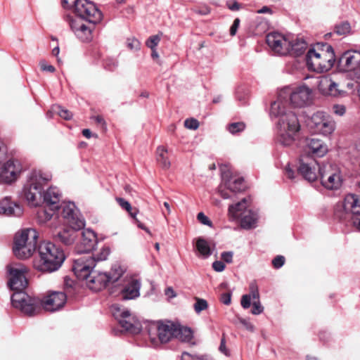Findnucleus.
Wrapping results in <instances>:
<instances>
[{
    "instance_id": "f257e3e1",
    "label": "nucleus",
    "mask_w": 360,
    "mask_h": 360,
    "mask_svg": "<svg viewBox=\"0 0 360 360\" xmlns=\"http://www.w3.org/2000/svg\"><path fill=\"white\" fill-rule=\"evenodd\" d=\"M71 10L79 19L67 13L63 15L64 20L79 39L82 41H89L92 39V32L95 25L103 18L101 11L89 0H77Z\"/></svg>"
},
{
    "instance_id": "f03ea898",
    "label": "nucleus",
    "mask_w": 360,
    "mask_h": 360,
    "mask_svg": "<svg viewBox=\"0 0 360 360\" xmlns=\"http://www.w3.org/2000/svg\"><path fill=\"white\" fill-rule=\"evenodd\" d=\"M271 115L279 117L278 142L284 146H291L300 130V124L295 112L286 110L283 103L278 101L271 105Z\"/></svg>"
},
{
    "instance_id": "7ed1b4c3",
    "label": "nucleus",
    "mask_w": 360,
    "mask_h": 360,
    "mask_svg": "<svg viewBox=\"0 0 360 360\" xmlns=\"http://www.w3.org/2000/svg\"><path fill=\"white\" fill-rule=\"evenodd\" d=\"M94 261L90 257H81L75 261L72 270L80 280L86 281L88 288L94 291H100L110 282L107 272L94 270Z\"/></svg>"
},
{
    "instance_id": "20e7f679",
    "label": "nucleus",
    "mask_w": 360,
    "mask_h": 360,
    "mask_svg": "<svg viewBox=\"0 0 360 360\" xmlns=\"http://www.w3.org/2000/svg\"><path fill=\"white\" fill-rule=\"evenodd\" d=\"M335 60L333 49L326 43H317L309 49L306 56L309 70L316 72L328 71L333 66Z\"/></svg>"
},
{
    "instance_id": "39448f33",
    "label": "nucleus",
    "mask_w": 360,
    "mask_h": 360,
    "mask_svg": "<svg viewBox=\"0 0 360 360\" xmlns=\"http://www.w3.org/2000/svg\"><path fill=\"white\" fill-rule=\"evenodd\" d=\"M38 253L39 259L34 262V266L41 271L49 273L56 271L65 260L63 251L49 241H43L39 244Z\"/></svg>"
},
{
    "instance_id": "423d86ee",
    "label": "nucleus",
    "mask_w": 360,
    "mask_h": 360,
    "mask_svg": "<svg viewBox=\"0 0 360 360\" xmlns=\"http://www.w3.org/2000/svg\"><path fill=\"white\" fill-rule=\"evenodd\" d=\"M52 174L47 171L35 169L32 172L23 189L24 196L32 206H38L42 202L44 187L51 181Z\"/></svg>"
},
{
    "instance_id": "0eeeda50",
    "label": "nucleus",
    "mask_w": 360,
    "mask_h": 360,
    "mask_svg": "<svg viewBox=\"0 0 360 360\" xmlns=\"http://www.w3.org/2000/svg\"><path fill=\"white\" fill-rule=\"evenodd\" d=\"M39 233L32 227L22 229L15 233L13 252L20 259H28L36 250Z\"/></svg>"
},
{
    "instance_id": "6e6552de",
    "label": "nucleus",
    "mask_w": 360,
    "mask_h": 360,
    "mask_svg": "<svg viewBox=\"0 0 360 360\" xmlns=\"http://www.w3.org/2000/svg\"><path fill=\"white\" fill-rule=\"evenodd\" d=\"M8 285L12 290H24L27 285V274L29 269L20 262H13L6 266Z\"/></svg>"
},
{
    "instance_id": "1a4fd4ad",
    "label": "nucleus",
    "mask_w": 360,
    "mask_h": 360,
    "mask_svg": "<svg viewBox=\"0 0 360 360\" xmlns=\"http://www.w3.org/2000/svg\"><path fill=\"white\" fill-rule=\"evenodd\" d=\"M13 291L11 296L13 307L29 316H34L40 311V300L39 299L29 296L23 290Z\"/></svg>"
},
{
    "instance_id": "9d476101",
    "label": "nucleus",
    "mask_w": 360,
    "mask_h": 360,
    "mask_svg": "<svg viewBox=\"0 0 360 360\" xmlns=\"http://www.w3.org/2000/svg\"><path fill=\"white\" fill-rule=\"evenodd\" d=\"M221 179L222 181L219 186V193L224 199L231 198L227 191L236 193L243 192L246 189L243 178L236 177L229 171L222 172Z\"/></svg>"
},
{
    "instance_id": "9b49d317",
    "label": "nucleus",
    "mask_w": 360,
    "mask_h": 360,
    "mask_svg": "<svg viewBox=\"0 0 360 360\" xmlns=\"http://www.w3.org/2000/svg\"><path fill=\"white\" fill-rule=\"evenodd\" d=\"M309 125L314 133L324 136L331 134L335 129V122L333 119L326 113L320 111L311 116Z\"/></svg>"
},
{
    "instance_id": "f8f14e48",
    "label": "nucleus",
    "mask_w": 360,
    "mask_h": 360,
    "mask_svg": "<svg viewBox=\"0 0 360 360\" xmlns=\"http://www.w3.org/2000/svg\"><path fill=\"white\" fill-rule=\"evenodd\" d=\"M114 317L118 320L121 327L131 333H139L141 330L140 323L131 316L127 309H122L118 305L114 304L111 307Z\"/></svg>"
},
{
    "instance_id": "ddd939ff",
    "label": "nucleus",
    "mask_w": 360,
    "mask_h": 360,
    "mask_svg": "<svg viewBox=\"0 0 360 360\" xmlns=\"http://www.w3.org/2000/svg\"><path fill=\"white\" fill-rule=\"evenodd\" d=\"M322 185L330 190H336L341 186L342 179L339 169L331 165L319 167Z\"/></svg>"
},
{
    "instance_id": "4468645a",
    "label": "nucleus",
    "mask_w": 360,
    "mask_h": 360,
    "mask_svg": "<svg viewBox=\"0 0 360 360\" xmlns=\"http://www.w3.org/2000/svg\"><path fill=\"white\" fill-rule=\"evenodd\" d=\"M77 226H54L52 231L53 239L65 245H72L79 238Z\"/></svg>"
},
{
    "instance_id": "2eb2a0df",
    "label": "nucleus",
    "mask_w": 360,
    "mask_h": 360,
    "mask_svg": "<svg viewBox=\"0 0 360 360\" xmlns=\"http://www.w3.org/2000/svg\"><path fill=\"white\" fill-rule=\"evenodd\" d=\"M22 172V165L18 160H9L0 167V182L11 184Z\"/></svg>"
},
{
    "instance_id": "dca6fc26",
    "label": "nucleus",
    "mask_w": 360,
    "mask_h": 360,
    "mask_svg": "<svg viewBox=\"0 0 360 360\" xmlns=\"http://www.w3.org/2000/svg\"><path fill=\"white\" fill-rule=\"evenodd\" d=\"M79 236L77 240L80 252H89L94 250L97 242L96 233L89 227L77 226Z\"/></svg>"
},
{
    "instance_id": "f3484780",
    "label": "nucleus",
    "mask_w": 360,
    "mask_h": 360,
    "mask_svg": "<svg viewBox=\"0 0 360 360\" xmlns=\"http://www.w3.org/2000/svg\"><path fill=\"white\" fill-rule=\"evenodd\" d=\"M266 41L268 46L280 55H287L289 53V41L286 37L278 32L269 33L266 35Z\"/></svg>"
},
{
    "instance_id": "a211bd4d",
    "label": "nucleus",
    "mask_w": 360,
    "mask_h": 360,
    "mask_svg": "<svg viewBox=\"0 0 360 360\" xmlns=\"http://www.w3.org/2000/svg\"><path fill=\"white\" fill-rule=\"evenodd\" d=\"M67 296L62 292H52L40 301V307L49 311H55L61 309L65 304Z\"/></svg>"
},
{
    "instance_id": "6ab92c4d",
    "label": "nucleus",
    "mask_w": 360,
    "mask_h": 360,
    "mask_svg": "<svg viewBox=\"0 0 360 360\" xmlns=\"http://www.w3.org/2000/svg\"><path fill=\"white\" fill-rule=\"evenodd\" d=\"M152 329L157 331L158 338L162 343L167 342L172 338L175 337L176 324L171 321H158L154 323L150 327V333Z\"/></svg>"
},
{
    "instance_id": "aec40b11",
    "label": "nucleus",
    "mask_w": 360,
    "mask_h": 360,
    "mask_svg": "<svg viewBox=\"0 0 360 360\" xmlns=\"http://www.w3.org/2000/svg\"><path fill=\"white\" fill-rule=\"evenodd\" d=\"M334 218L339 223L347 224L351 221L349 225H360V214L354 215L344 202L338 203L335 206Z\"/></svg>"
},
{
    "instance_id": "412c9836",
    "label": "nucleus",
    "mask_w": 360,
    "mask_h": 360,
    "mask_svg": "<svg viewBox=\"0 0 360 360\" xmlns=\"http://www.w3.org/2000/svg\"><path fill=\"white\" fill-rule=\"evenodd\" d=\"M328 151V146L321 139H307L304 153L313 157L321 158Z\"/></svg>"
},
{
    "instance_id": "4be33fe9",
    "label": "nucleus",
    "mask_w": 360,
    "mask_h": 360,
    "mask_svg": "<svg viewBox=\"0 0 360 360\" xmlns=\"http://www.w3.org/2000/svg\"><path fill=\"white\" fill-rule=\"evenodd\" d=\"M316 165L314 158H309L305 161L304 155H301L298 172L308 181H314L317 179Z\"/></svg>"
},
{
    "instance_id": "5701e85b",
    "label": "nucleus",
    "mask_w": 360,
    "mask_h": 360,
    "mask_svg": "<svg viewBox=\"0 0 360 360\" xmlns=\"http://www.w3.org/2000/svg\"><path fill=\"white\" fill-rule=\"evenodd\" d=\"M62 216L68 223L73 225H85L84 219L72 202L65 204L63 206Z\"/></svg>"
},
{
    "instance_id": "b1692460",
    "label": "nucleus",
    "mask_w": 360,
    "mask_h": 360,
    "mask_svg": "<svg viewBox=\"0 0 360 360\" xmlns=\"http://www.w3.org/2000/svg\"><path fill=\"white\" fill-rule=\"evenodd\" d=\"M311 91L306 86H301L295 89L290 94V103L296 108H300L307 104L310 98Z\"/></svg>"
},
{
    "instance_id": "393cba45",
    "label": "nucleus",
    "mask_w": 360,
    "mask_h": 360,
    "mask_svg": "<svg viewBox=\"0 0 360 360\" xmlns=\"http://www.w3.org/2000/svg\"><path fill=\"white\" fill-rule=\"evenodd\" d=\"M340 63L345 71H352L360 67V52L348 51L340 58Z\"/></svg>"
},
{
    "instance_id": "a878e982",
    "label": "nucleus",
    "mask_w": 360,
    "mask_h": 360,
    "mask_svg": "<svg viewBox=\"0 0 360 360\" xmlns=\"http://www.w3.org/2000/svg\"><path fill=\"white\" fill-rule=\"evenodd\" d=\"M22 207L6 197L0 201V214L7 217H20L22 214Z\"/></svg>"
},
{
    "instance_id": "bb28decb",
    "label": "nucleus",
    "mask_w": 360,
    "mask_h": 360,
    "mask_svg": "<svg viewBox=\"0 0 360 360\" xmlns=\"http://www.w3.org/2000/svg\"><path fill=\"white\" fill-rule=\"evenodd\" d=\"M318 88L323 94L335 97L340 96L342 92L338 84L328 77L321 79Z\"/></svg>"
},
{
    "instance_id": "cd10ccee",
    "label": "nucleus",
    "mask_w": 360,
    "mask_h": 360,
    "mask_svg": "<svg viewBox=\"0 0 360 360\" xmlns=\"http://www.w3.org/2000/svg\"><path fill=\"white\" fill-rule=\"evenodd\" d=\"M61 198V193L58 188L50 186L46 192L42 193V200L47 207L59 208V202Z\"/></svg>"
},
{
    "instance_id": "c85d7f7f",
    "label": "nucleus",
    "mask_w": 360,
    "mask_h": 360,
    "mask_svg": "<svg viewBox=\"0 0 360 360\" xmlns=\"http://www.w3.org/2000/svg\"><path fill=\"white\" fill-rule=\"evenodd\" d=\"M141 283L137 279H132L121 292L122 300H132L140 295Z\"/></svg>"
},
{
    "instance_id": "c756f323",
    "label": "nucleus",
    "mask_w": 360,
    "mask_h": 360,
    "mask_svg": "<svg viewBox=\"0 0 360 360\" xmlns=\"http://www.w3.org/2000/svg\"><path fill=\"white\" fill-rule=\"evenodd\" d=\"M289 46L288 54L297 57L305 51L307 44L303 39L296 38L289 41Z\"/></svg>"
},
{
    "instance_id": "7c9ffc66",
    "label": "nucleus",
    "mask_w": 360,
    "mask_h": 360,
    "mask_svg": "<svg viewBox=\"0 0 360 360\" xmlns=\"http://www.w3.org/2000/svg\"><path fill=\"white\" fill-rule=\"evenodd\" d=\"M248 200L246 198H243L241 201L237 202L236 205H230L229 207V213L231 217L238 219L245 212V210H248Z\"/></svg>"
},
{
    "instance_id": "2f4dec72",
    "label": "nucleus",
    "mask_w": 360,
    "mask_h": 360,
    "mask_svg": "<svg viewBox=\"0 0 360 360\" xmlns=\"http://www.w3.org/2000/svg\"><path fill=\"white\" fill-rule=\"evenodd\" d=\"M343 202L354 215L360 214V199L356 195H347Z\"/></svg>"
},
{
    "instance_id": "473e14b6",
    "label": "nucleus",
    "mask_w": 360,
    "mask_h": 360,
    "mask_svg": "<svg viewBox=\"0 0 360 360\" xmlns=\"http://www.w3.org/2000/svg\"><path fill=\"white\" fill-rule=\"evenodd\" d=\"M195 249L199 256L207 258L212 254V249L207 240L202 238L196 240Z\"/></svg>"
},
{
    "instance_id": "72a5a7b5",
    "label": "nucleus",
    "mask_w": 360,
    "mask_h": 360,
    "mask_svg": "<svg viewBox=\"0 0 360 360\" xmlns=\"http://www.w3.org/2000/svg\"><path fill=\"white\" fill-rule=\"evenodd\" d=\"M174 338L182 342H190L193 339V331L190 328L176 324Z\"/></svg>"
},
{
    "instance_id": "f704fd0d",
    "label": "nucleus",
    "mask_w": 360,
    "mask_h": 360,
    "mask_svg": "<svg viewBox=\"0 0 360 360\" xmlns=\"http://www.w3.org/2000/svg\"><path fill=\"white\" fill-rule=\"evenodd\" d=\"M116 201L122 209L125 210L129 214V215L133 219H134L137 225H143L142 222L138 218H136L138 210L136 207H132L128 201L122 198H117Z\"/></svg>"
},
{
    "instance_id": "c9c22d12",
    "label": "nucleus",
    "mask_w": 360,
    "mask_h": 360,
    "mask_svg": "<svg viewBox=\"0 0 360 360\" xmlns=\"http://www.w3.org/2000/svg\"><path fill=\"white\" fill-rule=\"evenodd\" d=\"M157 162L163 169H168L170 167V162L167 155V150L164 146H158L156 150Z\"/></svg>"
},
{
    "instance_id": "e433bc0d",
    "label": "nucleus",
    "mask_w": 360,
    "mask_h": 360,
    "mask_svg": "<svg viewBox=\"0 0 360 360\" xmlns=\"http://www.w3.org/2000/svg\"><path fill=\"white\" fill-rule=\"evenodd\" d=\"M58 208H53V207H48L47 208H41L37 211V218L40 223H46L49 221L53 216L55 212Z\"/></svg>"
},
{
    "instance_id": "4c0bfd02",
    "label": "nucleus",
    "mask_w": 360,
    "mask_h": 360,
    "mask_svg": "<svg viewBox=\"0 0 360 360\" xmlns=\"http://www.w3.org/2000/svg\"><path fill=\"white\" fill-rule=\"evenodd\" d=\"M257 215L256 213L252 212V210H245L243 215H242L239 219L240 221V225H254L257 222Z\"/></svg>"
},
{
    "instance_id": "58836bf2",
    "label": "nucleus",
    "mask_w": 360,
    "mask_h": 360,
    "mask_svg": "<svg viewBox=\"0 0 360 360\" xmlns=\"http://www.w3.org/2000/svg\"><path fill=\"white\" fill-rule=\"evenodd\" d=\"M110 253V249L108 246H103L98 252L94 254L91 257V260L96 262H101L107 259ZM91 257V256H89Z\"/></svg>"
},
{
    "instance_id": "ea45409f",
    "label": "nucleus",
    "mask_w": 360,
    "mask_h": 360,
    "mask_svg": "<svg viewBox=\"0 0 360 360\" xmlns=\"http://www.w3.org/2000/svg\"><path fill=\"white\" fill-rule=\"evenodd\" d=\"M124 270L120 264H114L108 274L110 282L117 281L124 274Z\"/></svg>"
},
{
    "instance_id": "a19ab883",
    "label": "nucleus",
    "mask_w": 360,
    "mask_h": 360,
    "mask_svg": "<svg viewBox=\"0 0 360 360\" xmlns=\"http://www.w3.org/2000/svg\"><path fill=\"white\" fill-rule=\"evenodd\" d=\"M351 30L348 22H342L335 25L334 31L338 35H346L349 33Z\"/></svg>"
},
{
    "instance_id": "79ce46f5",
    "label": "nucleus",
    "mask_w": 360,
    "mask_h": 360,
    "mask_svg": "<svg viewBox=\"0 0 360 360\" xmlns=\"http://www.w3.org/2000/svg\"><path fill=\"white\" fill-rule=\"evenodd\" d=\"M195 302L193 305V308L197 314H200L202 311L207 309L208 303L205 299L195 297Z\"/></svg>"
},
{
    "instance_id": "37998d69",
    "label": "nucleus",
    "mask_w": 360,
    "mask_h": 360,
    "mask_svg": "<svg viewBox=\"0 0 360 360\" xmlns=\"http://www.w3.org/2000/svg\"><path fill=\"white\" fill-rule=\"evenodd\" d=\"M245 127V125L243 122H234L229 125L228 129L231 134H234L243 131Z\"/></svg>"
},
{
    "instance_id": "c03bdc74",
    "label": "nucleus",
    "mask_w": 360,
    "mask_h": 360,
    "mask_svg": "<svg viewBox=\"0 0 360 360\" xmlns=\"http://www.w3.org/2000/svg\"><path fill=\"white\" fill-rule=\"evenodd\" d=\"M91 119L101 127V130L105 132L107 130V124L104 118L101 115L91 116Z\"/></svg>"
},
{
    "instance_id": "a18cd8bd",
    "label": "nucleus",
    "mask_w": 360,
    "mask_h": 360,
    "mask_svg": "<svg viewBox=\"0 0 360 360\" xmlns=\"http://www.w3.org/2000/svg\"><path fill=\"white\" fill-rule=\"evenodd\" d=\"M181 360H211L207 356H193L187 352H184L181 355Z\"/></svg>"
},
{
    "instance_id": "49530a36",
    "label": "nucleus",
    "mask_w": 360,
    "mask_h": 360,
    "mask_svg": "<svg viewBox=\"0 0 360 360\" xmlns=\"http://www.w3.org/2000/svg\"><path fill=\"white\" fill-rule=\"evenodd\" d=\"M160 41V37L158 34L150 36L146 41V46L150 49H155Z\"/></svg>"
},
{
    "instance_id": "de8ad7c7",
    "label": "nucleus",
    "mask_w": 360,
    "mask_h": 360,
    "mask_svg": "<svg viewBox=\"0 0 360 360\" xmlns=\"http://www.w3.org/2000/svg\"><path fill=\"white\" fill-rule=\"evenodd\" d=\"M127 46L128 49L131 51H136L140 49V42L135 38H128L127 41Z\"/></svg>"
},
{
    "instance_id": "09e8293b",
    "label": "nucleus",
    "mask_w": 360,
    "mask_h": 360,
    "mask_svg": "<svg viewBox=\"0 0 360 360\" xmlns=\"http://www.w3.org/2000/svg\"><path fill=\"white\" fill-rule=\"evenodd\" d=\"M251 295V300L253 301L259 300V293L257 286L255 283H251L250 285V294Z\"/></svg>"
},
{
    "instance_id": "8fccbe9b",
    "label": "nucleus",
    "mask_w": 360,
    "mask_h": 360,
    "mask_svg": "<svg viewBox=\"0 0 360 360\" xmlns=\"http://www.w3.org/2000/svg\"><path fill=\"white\" fill-rule=\"evenodd\" d=\"M184 126L190 129H197L199 127V122L194 118L186 119L184 121Z\"/></svg>"
},
{
    "instance_id": "3c124183",
    "label": "nucleus",
    "mask_w": 360,
    "mask_h": 360,
    "mask_svg": "<svg viewBox=\"0 0 360 360\" xmlns=\"http://www.w3.org/2000/svg\"><path fill=\"white\" fill-rule=\"evenodd\" d=\"M264 307L262 306L259 300L253 301L252 302V309L251 311L252 314L258 315L263 312Z\"/></svg>"
},
{
    "instance_id": "603ef678",
    "label": "nucleus",
    "mask_w": 360,
    "mask_h": 360,
    "mask_svg": "<svg viewBox=\"0 0 360 360\" xmlns=\"http://www.w3.org/2000/svg\"><path fill=\"white\" fill-rule=\"evenodd\" d=\"M285 263V257L281 255L276 256L273 260H272V264L274 268L279 269L281 268Z\"/></svg>"
},
{
    "instance_id": "864d4df0",
    "label": "nucleus",
    "mask_w": 360,
    "mask_h": 360,
    "mask_svg": "<svg viewBox=\"0 0 360 360\" xmlns=\"http://www.w3.org/2000/svg\"><path fill=\"white\" fill-rule=\"evenodd\" d=\"M240 304L244 309L249 308L251 304V295L247 294L243 295L241 297Z\"/></svg>"
},
{
    "instance_id": "5fc2aeb1",
    "label": "nucleus",
    "mask_w": 360,
    "mask_h": 360,
    "mask_svg": "<svg viewBox=\"0 0 360 360\" xmlns=\"http://www.w3.org/2000/svg\"><path fill=\"white\" fill-rule=\"evenodd\" d=\"M198 221L204 225H212V221L209 218L205 215L202 212H200L197 215Z\"/></svg>"
},
{
    "instance_id": "6e6d98bb",
    "label": "nucleus",
    "mask_w": 360,
    "mask_h": 360,
    "mask_svg": "<svg viewBox=\"0 0 360 360\" xmlns=\"http://www.w3.org/2000/svg\"><path fill=\"white\" fill-rule=\"evenodd\" d=\"M345 107L343 105L335 104L333 106V111L335 114L342 116L345 113Z\"/></svg>"
},
{
    "instance_id": "4d7b16f0",
    "label": "nucleus",
    "mask_w": 360,
    "mask_h": 360,
    "mask_svg": "<svg viewBox=\"0 0 360 360\" xmlns=\"http://www.w3.org/2000/svg\"><path fill=\"white\" fill-rule=\"evenodd\" d=\"M58 113L60 117L67 120H70L72 117V113L70 110L64 108H60Z\"/></svg>"
},
{
    "instance_id": "13d9d810",
    "label": "nucleus",
    "mask_w": 360,
    "mask_h": 360,
    "mask_svg": "<svg viewBox=\"0 0 360 360\" xmlns=\"http://www.w3.org/2000/svg\"><path fill=\"white\" fill-rule=\"evenodd\" d=\"M77 0H60L61 6L65 9L71 10L72 8L76 4Z\"/></svg>"
},
{
    "instance_id": "bf43d9fd",
    "label": "nucleus",
    "mask_w": 360,
    "mask_h": 360,
    "mask_svg": "<svg viewBox=\"0 0 360 360\" xmlns=\"http://www.w3.org/2000/svg\"><path fill=\"white\" fill-rule=\"evenodd\" d=\"M39 65L41 70L43 71L54 72L56 70V68L53 65L46 64V63L44 60L40 61Z\"/></svg>"
},
{
    "instance_id": "052dcab7",
    "label": "nucleus",
    "mask_w": 360,
    "mask_h": 360,
    "mask_svg": "<svg viewBox=\"0 0 360 360\" xmlns=\"http://www.w3.org/2000/svg\"><path fill=\"white\" fill-rule=\"evenodd\" d=\"M240 19L239 18H236L230 28V34L231 36H234L236 32H237V30H238V28L240 25Z\"/></svg>"
},
{
    "instance_id": "680f3d73",
    "label": "nucleus",
    "mask_w": 360,
    "mask_h": 360,
    "mask_svg": "<svg viewBox=\"0 0 360 360\" xmlns=\"http://www.w3.org/2000/svg\"><path fill=\"white\" fill-rule=\"evenodd\" d=\"M212 267L214 271L217 272H221L225 269V264H224V262L221 261H215L212 264Z\"/></svg>"
},
{
    "instance_id": "e2e57ef3",
    "label": "nucleus",
    "mask_w": 360,
    "mask_h": 360,
    "mask_svg": "<svg viewBox=\"0 0 360 360\" xmlns=\"http://www.w3.org/2000/svg\"><path fill=\"white\" fill-rule=\"evenodd\" d=\"M233 255L232 252H224L221 253V259L227 263H231L233 261Z\"/></svg>"
},
{
    "instance_id": "0e129e2a",
    "label": "nucleus",
    "mask_w": 360,
    "mask_h": 360,
    "mask_svg": "<svg viewBox=\"0 0 360 360\" xmlns=\"http://www.w3.org/2000/svg\"><path fill=\"white\" fill-rule=\"evenodd\" d=\"M194 11L200 15H207L210 13V8L207 6H204L199 8H195Z\"/></svg>"
},
{
    "instance_id": "69168bd1",
    "label": "nucleus",
    "mask_w": 360,
    "mask_h": 360,
    "mask_svg": "<svg viewBox=\"0 0 360 360\" xmlns=\"http://www.w3.org/2000/svg\"><path fill=\"white\" fill-rule=\"evenodd\" d=\"M221 301L226 305L230 304L231 301V295L230 293L222 294Z\"/></svg>"
},
{
    "instance_id": "338daca9",
    "label": "nucleus",
    "mask_w": 360,
    "mask_h": 360,
    "mask_svg": "<svg viewBox=\"0 0 360 360\" xmlns=\"http://www.w3.org/2000/svg\"><path fill=\"white\" fill-rule=\"evenodd\" d=\"M165 294L169 298H174L176 296V292L172 287H168L165 290Z\"/></svg>"
},
{
    "instance_id": "774afa93",
    "label": "nucleus",
    "mask_w": 360,
    "mask_h": 360,
    "mask_svg": "<svg viewBox=\"0 0 360 360\" xmlns=\"http://www.w3.org/2000/svg\"><path fill=\"white\" fill-rule=\"evenodd\" d=\"M228 8L233 11H238L240 8V4L237 1H233L232 3H228Z\"/></svg>"
}]
</instances>
